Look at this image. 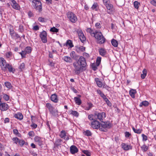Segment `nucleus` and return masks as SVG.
Masks as SVG:
<instances>
[{
  "instance_id": "44",
  "label": "nucleus",
  "mask_w": 156,
  "mask_h": 156,
  "mask_svg": "<svg viewBox=\"0 0 156 156\" xmlns=\"http://www.w3.org/2000/svg\"><path fill=\"white\" fill-rule=\"evenodd\" d=\"M66 136V133L64 130H62L61 132L60 136L61 138H63Z\"/></svg>"
},
{
  "instance_id": "52",
  "label": "nucleus",
  "mask_w": 156,
  "mask_h": 156,
  "mask_svg": "<svg viewBox=\"0 0 156 156\" xmlns=\"http://www.w3.org/2000/svg\"><path fill=\"white\" fill-rule=\"evenodd\" d=\"M97 3H94V4L93 5V6H92L91 8L93 9H94L95 10H97Z\"/></svg>"
},
{
  "instance_id": "31",
  "label": "nucleus",
  "mask_w": 156,
  "mask_h": 156,
  "mask_svg": "<svg viewBox=\"0 0 156 156\" xmlns=\"http://www.w3.org/2000/svg\"><path fill=\"white\" fill-rule=\"evenodd\" d=\"M95 80L96 82L97 85L99 87H101L102 85V83L100 81L98 78H97L95 79Z\"/></svg>"
},
{
  "instance_id": "38",
  "label": "nucleus",
  "mask_w": 156,
  "mask_h": 156,
  "mask_svg": "<svg viewBox=\"0 0 156 156\" xmlns=\"http://www.w3.org/2000/svg\"><path fill=\"white\" fill-rule=\"evenodd\" d=\"M70 114L76 117H78L79 115L78 113L75 111L72 110L71 111Z\"/></svg>"
},
{
  "instance_id": "10",
  "label": "nucleus",
  "mask_w": 156,
  "mask_h": 156,
  "mask_svg": "<svg viewBox=\"0 0 156 156\" xmlns=\"http://www.w3.org/2000/svg\"><path fill=\"white\" fill-rule=\"evenodd\" d=\"M122 148L124 150L127 151L129 150H131L132 148V146L128 144L125 143H122L121 145Z\"/></svg>"
},
{
  "instance_id": "50",
  "label": "nucleus",
  "mask_w": 156,
  "mask_h": 156,
  "mask_svg": "<svg viewBox=\"0 0 156 156\" xmlns=\"http://www.w3.org/2000/svg\"><path fill=\"white\" fill-rule=\"evenodd\" d=\"M150 3L152 5L156 7V0H150Z\"/></svg>"
},
{
  "instance_id": "30",
  "label": "nucleus",
  "mask_w": 156,
  "mask_h": 156,
  "mask_svg": "<svg viewBox=\"0 0 156 156\" xmlns=\"http://www.w3.org/2000/svg\"><path fill=\"white\" fill-rule=\"evenodd\" d=\"M83 133L85 135L87 136H91L92 135V133L88 130H87L83 132Z\"/></svg>"
},
{
  "instance_id": "64",
  "label": "nucleus",
  "mask_w": 156,
  "mask_h": 156,
  "mask_svg": "<svg viewBox=\"0 0 156 156\" xmlns=\"http://www.w3.org/2000/svg\"><path fill=\"white\" fill-rule=\"evenodd\" d=\"M31 126L32 127L34 128H36L37 127V125L35 124L33 122L31 124Z\"/></svg>"
},
{
  "instance_id": "28",
  "label": "nucleus",
  "mask_w": 156,
  "mask_h": 156,
  "mask_svg": "<svg viewBox=\"0 0 156 156\" xmlns=\"http://www.w3.org/2000/svg\"><path fill=\"white\" fill-rule=\"evenodd\" d=\"M111 43L112 45L115 47H117L118 46V42L115 39H113L112 40Z\"/></svg>"
},
{
  "instance_id": "20",
  "label": "nucleus",
  "mask_w": 156,
  "mask_h": 156,
  "mask_svg": "<svg viewBox=\"0 0 156 156\" xmlns=\"http://www.w3.org/2000/svg\"><path fill=\"white\" fill-rule=\"evenodd\" d=\"M51 99L52 101L54 102H57L58 100L57 98V95L55 94L51 95Z\"/></svg>"
},
{
  "instance_id": "43",
  "label": "nucleus",
  "mask_w": 156,
  "mask_h": 156,
  "mask_svg": "<svg viewBox=\"0 0 156 156\" xmlns=\"http://www.w3.org/2000/svg\"><path fill=\"white\" fill-rule=\"evenodd\" d=\"M50 30L52 32H53L57 33L58 31V29L54 27L52 28H51Z\"/></svg>"
},
{
  "instance_id": "5",
  "label": "nucleus",
  "mask_w": 156,
  "mask_h": 156,
  "mask_svg": "<svg viewBox=\"0 0 156 156\" xmlns=\"http://www.w3.org/2000/svg\"><path fill=\"white\" fill-rule=\"evenodd\" d=\"M76 62L78 63L79 65L82 67V69H86L85 67L87 65V63L84 57L80 56L78 61Z\"/></svg>"
},
{
  "instance_id": "39",
  "label": "nucleus",
  "mask_w": 156,
  "mask_h": 156,
  "mask_svg": "<svg viewBox=\"0 0 156 156\" xmlns=\"http://www.w3.org/2000/svg\"><path fill=\"white\" fill-rule=\"evenodd\" d=\"M12 140L13 141L14 143L17 144L18 143L19 139L17 137H15L12 139Z\"/></svg>"
},
{
  "instance_id": "21",
  "label": "nucleus",
  "mask_w": 156,
  "mask_h": 156,
  "mask_svg": "<svg viewBox=\"0 0 156 156\" xmlns=\"http://www.w3.org/2000/svg\"><path fill=\"white\" fill-rule=\"evenodd\" d=\"M108 10H109V11H108V13L110 14L113 13V12L114 11L113 5L112 4H108Z\"/></svg>"
},
{
  "instance_id": "24",
  "label": "nucleus",
  "mask_w": 156,
  "mask_h": 156,
  "mask_svg": "<svg viewBox=\"0 0 156 156\" xmlns=\"http://www.w3.org/2000/svg\"><path fill=\"white\" fill-rule=\"evenodd\" d=\"M14 117L16 119L21 120L23 119V116L22 114L20 113H19L15 115Z\"/></svg>"
},
{
  "instance_id": "26",
  "label": "nucleus",
  "mask_w": 156,
  "mask_h": 156,
  "mask_svg": "<svg viewBox=\"0 0 156 156\" xmlns=\"http://www.w3.org/2000/svg\"><path fill=\"white\" fill-rule=\"evenodd\" d=\"M32 50L31 48L30 47H27L24 50V52H25V54H29L31 51Z\"/></svg>"
},
{
  "instance_id": "9",
  "label": "nucleus",
  "mask_w": 156,
  "mask_h": 156,
  "mask_svg": "<svg viewBox=\"0 0 156 156\" xmlns=\"http://www.w3.org/2000/svg\"><path fill=\"white\" fill-rule=\"evenodd\" d=\"M76 32L78 35L80 40L83 43L86 41V38L83 32L80 30H78Z\"/></svg>"
},
{
  "instance_id": "11",
  "label": "nucleus",
  "mask_w": 156,
  "mask_h": 156,
  "mask_svg": "<svg viewBox=\"0 0 156 156\" xmlns=\"http://www.w3.org/2000/svg\"><path fill=\"white\" fill-rule=\"evenodd\" d=\"M107 122H101V126H100V130L102 131L106 132L107 131Z\"/></svg>"
},
{
  "instance_id": "33",
  "label": "nucleus",
  "mask_w": 156,
  "mask_h": 156,
  "mask_svg": "<svg viewBox=\"0 0 156 156\" xmlns=\"http://www.w3.org/2000/svg\"><path fill=\"white\" fill-rule=\"evenodd\" d=\"M125 136L126 138L130 139L131 136V134L129 132L126 131L124 133Z\"/></svg>"
},
{
  "instance_id": "61",
  "label": "nucleus",
  "mask_w": 156,
  "mask_h": 156,
  "mask_svg": "<svg viewBox=\"0 0 156 156\" xmlns=\"http://www.w3.org/2000/svg\"><path fill=\"white\" fill-rule=\"evenodd\" d=\"M11 55V52H9L6 54V56L7 58H9Z\"/></svg>"
},
{
  "instance_id": "25",
  "label": "nucleus",
  "mask_w": 156,
  "mask_h": 156,
  "mask_svg": "<svg viewBox=\"0 0 156 156\" xmlns=\"http://www.w3.org/2000/svg\"><path fill=\"white\" fill-rule=\"evenodd\" d=\"M7 68L10 72H12L13 73L15 71L14 69L12 67V66L9 65V64H8L7 66H6V70H7Z\"/></svg>"
},
{
  "instance_id": "41",
  "label": "nucleus",
  "mask_w": 156,
  "mask_h": 156,
  "mask_svg": "<svg viewBox=\"0 0 156 156\" xmlns=\"http://www.w3.org/2000/svg\"><path fill=\"white\" fill-rule=\"evenodd\" d=\"M66 44L68 45L70 48H72L73 47L72 42L71 41L69 40L67 41L66 42Z\"/></svg>"
},
{
  "instance_id": "1",
  "label": "nucleus",
  "mask_w": 156,
  "mask_h": 156,
  "mask_svg": "<svg viewBox=\"0 0 156 156\" xmlns=\"http://www.w3.org/2000/svg\"><path fill=\"white\" fill-rule=\"evenodd\" d=\"M91 36L94 37L97 40V43L100 44L104 43L105 41V39L104 38L101 32L95 31L91 30V32L90 33Z\"/></svg>"
},
{
  "instance_id": "8",
  "label": "nucleus",
  "mask_w": 156,
  "mask_h": 156,
  "mask_svg": "<svg viewBox=\"0 0 156 156\" xmlns=\"http://www.w3.org/2000/svg\"><path fill=\"white\" fill-rule=\"evenodd\" d=\"M41 40L44 43H46L47 42V33L46 32L43 30L41 32L40 35Z\"/></svg>"
},
{
  "instance_id": "32",
  "label": "nucleus",
  "mask_w": 156,
  "mask_h": 156,
  "mask_svg": "<svg viewBox=\"0 0 156 156\" xmlns=\"http://www.w3.org/2000/svg\"><path fill=\"white\" fill-rule=\"evenodd\" d=\"M106 51L105 49L101 48L99 50V53L102 56H104L106 54Z\"/></svg>"
},
{
  "instance_id": "42",
  "label": "nucleus",
  "mask_w": 156,
  "mask_h": 156,
  "mask_svg": "<svg viewBox=\"0 0 156 156\" xmlns=\"http://www.w3.org/2000/svg\"><path fill=\"white\" fill-rule=\"evenodd\" d=\"M25 142L22 140H19L18 144L21 147H22L24 144Z\"/></svg>"
},
{
  "instance_id": "46",
  "label": "nucleus",
  "mask_w": 156,
  "mask_h": 156,
  "mask_svg": "<svg viewBox=\"0 0 156 156\" xmlns=\"http://www.w3.org/2000/svg\"><path fill=\"white\" fill-rule=\"evenodd\" d=\"M83 152L87 156H90L91 155L90 153L88 151L83 150Z\"/></svg>"
},
{
  "instance_id": "2",
  "label": "nucleus",
  "mask_w": 156,
  "mask_h": 156,
  "mask_svg": "<svg viewBox=\"0 0 156 156\" xmlns=\"http://www.w3.org/2000/svg\"><path fill=\"white\" fill-rule=\"evenodd\" d=\"M46 107L48 109L50 113L53 116H56L58 115V111L57 110L55 109L52 105L49 103L46 104Z\"/></svg>"
},
{
  "instance_id": "40",
  "label": "nucleus",
  "mask_w": 156,
  "mask_h": 156,
  "mask_svg": "<svg viewBox=\"0 0 156 156\" xmlns=\"http://www.w3.org/2000/svg\"><path fill=\"white\" fill-rule=\"evenodd\" d=\"M18 30L19 32L22 33L24 31L23 26L22 25H20Z\"/></svg>"
},
{
  "instance_id": "27",
  "label": "nucleus",
  "mask_w": 156,
  "mask_h": 156,
  "mask_svg": "<svg viewBox=\"0 0 156 156\" xmlns=\"http://www.w3.org/2000/svg\"><path fill=\"white\" fill-rule=\"evenodd\" d=\"M62 140L60 139H58L56 140L55 143V145L56 147H58L61 144Z\"/></svg>"
},
{
  "instance_id": "18",
  "label": "nucleus",
  "mask_w": 156,
  "mask_h": 156,
  "mask_svg": "<svg viewBox=\"0 0 156 156\" xmlns=\"http://www.w3.org/2000/svg\"><path fill=\"white\" fill-rule=\"evenodd\" d=\"M34 139L35 141L37 142L39 145L41 146L43 144L41 138L40 137L36 136H35Z\"/></svg>"
},
{
  "instance_id": "7",
  "label": "nucleus",
  "mask_w": 156,
  "mask_h": 156,
  "mask_svg": "<svg viewBox=\"0 0 156 156\" xmlns=\"http://www.w3.org/2000/svg\"><path fill=\"white\" fill-rule=\"evenodd\" d=\"M8 64L6 63L5 60L3 58H0V66L2 70L4 71H6V67Z\"/></svg>"
},
{
  "instance_id": "55",
  "label": "nucleus",
  "mask_w": 156,
  "mask_h": 156,
  "mask_svg": "<svg viewBox=\"0 0 156 156\" xmlns=\"http://www.w3.org/2000/svg\"><path fill=\"white\" fill-rule=\"evenodd\" d=\"M3 98L6 101H8L9 99V96L6 94H4L3 96Z\"/></svg>"
},
{
  "instance_id": "37",
  "label": "nucleus",
  "mask_w": 156,
  "mask_h": 156,
  "mask_svg": "<svg viewBox=\"0 0 156 156\" xmlns=\"http://www.w3.org/2000/svg\"><path fill=\"white\" fill-rule=\"evenodd\" d=\"M111 28L113 32H115L116 30V27L115 24L112 23L111 24Z\"/></svg>"
},
{
  "instance_id": "6",
  "label": "nucleus",
  "mask_w": 156,
  "mask_h": 156,
  "mask_svg": "<svg viewBox=\"0 0 156 156\" xmlns=\"http://www.w3.org/2000/svg\"><path fill=\"white\" fill-rule=\"evenodd\" d=\"M94 114L95 115V117H97V119H99L101 122H103V119L106 117L105 114L104 112L98 113H97L95 112Z\"/></svg>"
},
{
  "instance_id": "36",
  "label": "nucleus",
  "mask_w": 156,
  "mask_h": 156,
  "mask_svg": "<svg viewBox=\"0 0 156 156\" xmlns=\"http://www.w3.org/2000/svg\"><path fill=\"white\" fill-rule=\"evenodd\" d=\"M142 151L144 152L146 151L148 149V147L145 144L143 145L141 147Z\"/></svg>"
},
{
  "instance_id": "45",
  "label": "nucleus",
  "mask_w": 156,
  "mask_h": 156,
  "mask_svg": "<svg viewBox=\"0 0 156 156\" xmlns=\"http://www.w3.org/2000/svg\"><path fill=\"white\" fill-rule=\"evenodd\" d=\"M100 94L101 97L103 98L106 103H107V98H106V96L103 93H101Z\"/></svg>"
},
{
  "instance_id": "56",
  "label": "nucleus",
  "mask_w": 156,
  "mask_h": 156,
  "mask_svg": "<svg viewBox=\"0 0 156 156\" xmlns=\"http://www.w3.org/2000/svg\"><path fill=\"white\" fill-rule=\"evenodd\" d=\"M88 118L90 120H94L95 119H94L93 117V115L92 114H90L88 115Z\"/></svg>"
},
{
  "instance_id": "58",
  "label": "nucleus",
  "mask_w": 156,
  "mask_h": 156,
  "mask_svg": "<svg viewBox=\"0 0 156 156\" xmlns=\"http://www.w3.org/2000/svg\"><path fill=\"white\" fill-rule=\"evenodd\" d=\"M79 49L82 51H85V48L83 46H80L79 47Z\"/></svg>"
},
{
  "instance_id": "17",
  "label": "nucleus",
  "mask_w": 156,
  "mask_h": 156,
  "mask_svg": "<svg viewBox=\"0 0 156 156\" xmlns=\"http://www.w3.org/2000/svg\"><path fill=\"white\" fill-rule=\"evenodd\" d=\"M10 1L12 3V8L16 9H19L20 6L14 0H10Z\"/></svg>"
},
{
  "instance_id": "57",
  "label": "nucleus",
  "mask_w": 156,
  "mask_h": 156,
  "mask_svg": "<svg viewBox=\"0 0 156 156\" xmlns=\"http://www.w3.org/2000/svg\"><path fill=\"white\" fill-rule=\"evenodd\" d=\"M38 20L40 22H45L44 19L42 17H39L38 18Z\"/></svg>"
},
{
  "instance_id": "29",
  "label": "nucleus",
  "mask_w": 156,
  "mask_h": 156,
  "mask_svg": "<svg viewBox=\"0 0 156 156\" xmlns=\"http://www.w3.org/2000/svg\"><path fill=\"white\" fill-rule=\"evenodd\" d=\"M74 99L75 100L76 103V104L77 105H80L81 104V100L80 98L77 97H75L74 98Z\"/></svg>"
},
{
  "instance_id": "49",
  "label": "nucleus",
  "mask_w": 156,
  "mask_h": 156,
  "mask_svg": "<svg viewBox=\"0 0 156 156\" xmlns=\"http://www.w3.org/2000/svg\"><path fill=\"white\" fill-rule=\"evenodd\" d=\"M142 136L143 137V141H146L147 140V137L144 134H142Z\"/></svg>"
},
{
  "instance_id": "16",
  "label": "nucleus",
  "mask_w": 156,
  "mask_h": 156,
  "mask_svg": "<svg viewBox=\"0 0 156 156\" xmlns=\"http://www.w3.org/2000/svg\"><path fill=\"white\" fill-rule=\"evenodd\" d=\"M137 125H136L135 126L136 128L133 126L132 127V129L135 133L138 134H140L143 131L142 129V128L137 129Z\"/></svg>"
},
{
  "instance_id": "60",
  "label": "nucleus",
  "mask_w": 156,
  "mask_h": 156,
  "mask_svg": "<svg viewBox=\"0 0 156 156\" xmlns=\"http://www.w3.org/2000/svg\"><path fill=\"white\" fill-rule=\"evenodd\" d=\"M25 68V64L24 63H22L20 66V68L21 69H24Z\"/></svg>"
},
{
  "instance_id": "53",
  "label": "nucleus",
  "mask_w": 156,
  "mask_h": 156,
  "mask_svg": "<svg viewBox=\"0 0 156 156\" xmlns=\"http://www.w3.org/2000/svg\"><path fill=\"white\" fill-rule=\"evenodd\" d=\"M93 106V104L90 103H88V106L87 107V110H89Z\"/></svg>"
},
{
  "instance_id": "19",
  "label": "nucleus",
  "mask_w": 156,
  "mask_h": 156,
  "mask_svg": "<svg viewBox=\"0 0 156 156\" xmlns=\"http://www.w3.org/2000/svg\"><path fill=\"white\" fill-rule=\"evenodd\" d=\"M136 93V90L131 89L129 91V94L131 97L133 98H135V94Z\"/></svg>"
},
{
  "instance_id": "14",
  "label": "nucleus",
  "mask_w": 156,
  "mask_h": 156,
  "mask_svg": "<svg viewBox=\"0 0 156 156\" xmlns=\"http://www.w3.org/2000/svg\"><path fill=\"white\" fill-rule=\"evenodd\" d=\"M8 108L9 106L6 103H3L0 105V109L2 111H5Z\"/></svg>"
},
{
  "instance_id": "35",
  "label": "nucleus",
  "mask_w": 156,
  "mask_h": 156,
  "mask_svg": "<svg viewBox=\"0 0 156 156\" xmlns=\"http://www.w3.org/2000/svg\"><path fill=\"white\" fill-rule=\"evenodd\" d=\"M133 5L134 7L136 9H138L139 7V6L140 5V3L137 1H135L134 2Z\"/></svg>"
},
{
  "instance_id": "12",
  "label": "nucleus",
  "mask_w": 156,
  "mask_h": 156,
  "mask_svg": "<svg viewBox=\"0 0 156 156\" xmlns=\"http://www.w3.org/2000/svg\"><path fill=\"white\" fill-rule=\"evenodd\" d=\"M91 126L94 129H98L100 127V122L96 120H94L91 122Z\"/></svg>"
},
{
  "instance_id": "22",
  "label": "nucleus",
  "mask_w": 156,
  "mask_h": 156,
  "mask_svg": "<svg viewBox=\"0 0 156 156\" xmlns=\"http://www.w3.org/2000/svg\"><path fill=\"white\" fill-rule=\"evenodd\" d=\"M149 105V102L146 101H144L140 103L139 105V106L141 107L144 106L145 107L148 106Z\"/></svg>"
},
{
  "instance_id": "13",
  "label": "nucleus",
  "mask_w": 156,
  "mask_h": 156,
  "mask_svg": "<svg viewBox=\"0 0 156 156\" xmlns=\"http://www.w3.org/2000/svg\"><path fill=\"white\" fill-rule=\"evenodd\" d=\"M35 4L34 8L39 12L42 11V4L41 2H37Z\"/></svg>"
},
{
  "instance_id": "62",
  "label": "nucleus",
  "mask_w": 156,
  "mask_h": 156,
  "mask_svg": "<svg viewBox=\"0 0 156 156\" xmlns=\"http://www.w3.org/2000/svg\"><path fill=\"white\" fill-rule=\"evenodd\" d=\"M95 26L98 28H99L101 27V24L99 23H97L95 24Z\"/></svg>"
},
{
  "instance_id": "47",
  "label": "nucleus",
  "mask_w": 156,
  "mask_h": 156,
  "mask_svg": "<svg viewBox=\"0 0 156 156\" xmlns=\"http://www.w3.org/2000/svg\"><path fill=\"white\" fill-rule=\"evenodd\" d=\"M101 58L100 57H97L96 61V63L97 64V66H99V65L101 61Z\"/></svg>"
},
{
  "instance_id": "23",
  "label": "nucleus",
  "mask_w": 156,
  "mask_h": 156,
  "mask_svg": "<svg viewBox=\"0 0 156 156\" xmlns=\"http://www.w3.org/2000/svg\"><path fill=\"white\" fill-rule=\"evenodd\" d=\"M63 59L67 62L71 63L73 62V60L69 56H64L63 58Z\"/></svg>"
},
{
  "instance_id": "15",
  "label": "nucleus",
  "mask_w": 156,
  "mask_h": 156,
  "mask_svg": "<svg viewBox=\"0 0 156 156\" xmlns=\"http://www.w3.org/2000/svg\"><path fill=\"white\" fill-rule=\"evenodd\" d=\"M70 151L71 154H74L77 152L78 150L76 146L74 145H72L70 147Z\"/></svg>"
},
{
  "instance_id": "34",
  "label": "nucleus",
  "mask_w": 156,
  "mask_h": 156,
  "mask_svg": "<svg viewBox=\"0 0 156 156\" xmlns=\"http://www.w3.org/2000/svg\"><path fill=\"white\" fill-rule=\"evenodd\" d=\"M5 85L6 87L9 89H10L12 87V86L11 83L8 82H6L5 83Z\"/></svg>"
},
{
  "instance_id": "51",
  "label": "nucleus",
  "mask_w": 156,
  "mask_h": 156,
  "mask_svg": "<svg viewBox=\"0 0 156 156\" xmlns=\"http://www.w3.org/2000/svg\"><path fill=\"white\" fill-rule=\"evenodd\" d=\"M75 52L74 51H72L70 53V56L73 59L75 58Z\"/></svg>"
},
{
  "instance_id": "48",
  "label": "nucleus",
  "mask_w": 156,
  "mask_h": 156,
  "mask_svg": "<svg viewBox=\"0 0 156 156\" xmlns=\"http://www.w3.org/2000/svg\"><path fill=\"white\" fill-rule=\"evenodd\" d=\"M97 66V64H96V65L94 63H93L91 65V67L92 68V69L94 71L96 70L97 69V66Z\"/></svg>"
},
{
  "instance_id": "3",
  "label": "nucleus",
  "mask_w": 156,
  "mask_h": 156,
  "mask_svg": "<svg viewBox=\"0 0 156 156\" xmlns=\"http://www.w3.org/2000/svg\"><path fill=\"white\" fill-rule=\"evenodd\" d=\"M73 65L74 67L73 70L76 74L78 75L80 72L85 70V69H82V67L78 63L74 62Z\"/></svg>"
},
{
  "instance_id": "63",
  "label": "nucleus",
  "mask_w": 156,
  "mask_h": 156,
  "mask_svg": "<svg viewBox=\"0 0 156 156\" xmlns=\"http://www.w3.org/2000/svg\"><path fill=\"white\" fill-rule=\"evenodd\" d=\"M28 135L29 136H32L34 135V133L32 131H30L28 133Z\"/></svg>"
},
{
  "instance_id": "59",
  "label": "nucleus",
  "mask_w": 156,
  "mask_h": 156,
  "mask_svg": "<svg viewBox=\"0 0 156 156\" xmlns=\"http://www.w3.org/2000/svg\"><path fill=\"white\" fill-rule=\"evenodd\" d=\"M19 54L21 55L22 58L25 57V55L26 54H25V52L24 51H22L21 52H20Z\"/></svg>"
},
{
  "instance_id": "4",
  "label": "nucleus",
  "mask_w": 156,
  "mask_h": 156,
  "mask_svg": "<svg viewBox=\"0 0 156 156\" xmlns=\"http://www.w3.org/2000/svg\"><path fill=\"white\" fill-rule=\"evenodd\" d=\"M67 15L69 20L73 23H75L77 20L76 16L72 12H68Z\"/></svg>"
},
{
  "instance_id": "54",
  "label": "nucleus",
  "mask_w": 156,
  "mask_h": 156,
  "mask_svg": "<svg viewBox=\"0 0 156 156\" xmlns=\"http://www.w3.org/2000/svg\"><path fill=\"white\" fill-rule=\"evenodd\" d=\"M14 32V30L13 28H10L9 29V33L11 36H13Z\"/></svg>"
}]
</instances>
